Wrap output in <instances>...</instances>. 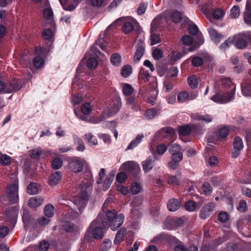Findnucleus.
Listing matches in <instances>:
<instances>
[{
	"label": "nucleus",
	"instance_id": "49530a36",
	"mask_svg": "<svg viewBox=\"0 0 251 251\" xmlns=\"http://www.w3.org/2000/svg\"><path fill=\"white\" fill-rule=\"evenodd\" d=\"M132 73V68L129 65H125L121 70V75L123 76L126 77Z\"/></svg>",
	"mask_w": 251,
	"mask_h": 251
},
{
	"label": "nucleus",
	"instance_id": "9d476101",
	"mask_svg": "<svg viewBox=\"0 0 251 251\" xmlns=\"http://www.w3.org/2000/svg\"><path fill=\"white\" fill-rule=\"evenodd\" d=\"M121 168L124 171L133 174H138L141 171L139 165L133 161L124 163Z\"/></svg>",
	"mask_w": 251,
	"mask_h": 251
},
{
	"label": "nucleus",
	"instance_id": "864d4df0",
	"mask_svg": "<svg viewBox=\"0 0 251 251\" xmlns=\"http://www.w3.org/2000/svg\"><path fill=\"white\" fill-rule=\"evenodd\" d=\"M203 59L199 56H194L192 57V64L194 67L201 66L203 64Z\"/></svg>",
	"mask_w": 251,
	"mask_h": 251
},
{
	"label": "nucleus",
	"instance_id": "39448f33",
	"mask_svg": "<svg viewBox=\"0 0 251 251\" xmlns=\"http://www.w3.org/2000/svg\"><path fill=\"white\" fill-rule=\"evenodd\" d=\"M6 192L9 201L13 203H16L19 200L18 181L9 184L6 188Z\"/></svg>",
	"mask_w": 251,
	"mask_h": 251
},
{
	"label": "nucleus",
	"instance_id": "4d7b16f0",
	"mask_svg": "<svg viewBox=\"0 0 251 251\" xmlns=\"http://www.w3.org/2000/svg\"><path fill=\"white\" fill-rule=\"evenodd\" d=\"M63 162L59 158H54L51 162L52 167L54 169H59L62 165Z\"/></svg>",
	"mask_w": 251,
	"mask_h": 251
},
{
	"label": "nucleus",
	"instance_id": "4be33fe9",
	"mask_svg": "<svg viewBox=\"0 0 251 251\" xmlns=\"http://www.w3.org/2000/svg\"><path fill=\"white\" fill-rule=\"evenodd\" d=\"M180 206V203L177 199L173 198L168 202L167 207L169 211L174 212L176 211Z\"/></svg>",
	"mask_w": 251,
	"mask_h": 251
},
{
	"label": "nucleus",
	"instance_id": "6e6d98bb",
	"mask_svg": "<svg viewBox=\"0 0 251 251\" xmlns=\"http://www.w3.org/2000/svg\"><path fill=\"white\" fill-rule=\"evenodd\" d=\"M98 64V61L95 57H91L87 60V66L90 69L95 68Z\"/></svg>",
	"mask_w": 251,
	"mask_h": 251
},
{
	"label": "nucleus",
	"instance_id": "79ce46f5",
	"mask_svg": "<svg viewBox=\"0 0 251 251\" xmlns=\"http://www.w3.org/2000/svg\"><path fill=\"white\" fill-rule=\"evenodd\" d=\"M191 131V128L188 125L182 126L179 127V135L186 136L190 134Z\"/></svg>",
	"mask_w": 251,
	"mask_h": 251
},
{
	"label": "nucleus",
	"instance_id": "7c9ffc66",
	"mask_svg": "<svg viewBox=\"0 0 251 251\" xmlns=\"http://www.w3.org/2000/svg\"><path fill=\"white\" fill-rule=\"evenodd\" d=\"M221 85L223 88L225 89L233 88L235 86L232 82L231 79L229 78H223L221 80Z\"/></svg>",
	"mask_w": 251,
	"mask_h": 251
},
{
	"label": "nucleus",
	"instance_id": "f8f14e48",
	"mask_svg": "<svg viewBox=\"0 0 251 251\" xmlns=\"http://www.w3.org/2000/svg\"><path fill=\"white\" fill-rule=\"evenodd\" d=\"M138 44L137 50L135 51L133 60L135 62H138L140 60L145 52V43L140 39L137 41Z\"/></svg>",
	"mask_w": 251,
	"mask_h": 251
},
{
	"label": "nucleus",
	"instance_id": "0eeeda50",
	"mask_svg": "<svg viewBox=\"0 0 251 251\" xmlns=\"http://www.w3.org/2000/svg\"><path fill=\"white\" fill-rule=\"evenodd\" d=\"M215 208V203L214 202L204 205L200 211V217L202 220L207 219L214 211Z\"/></svg>",
	"mask_w": 251,
	"mask_h": 251
},
{
	"label": "nucleus",
	"instance_id": "5fc2aeb1",
	"mask_svg": "<svg viewBox=\"0 0 251 251\" xmlns=\"http://www.w3.org/2000/svg\"><path fill=\"white\" fill-rule=\"evenodd\" d=\"M202 190L203 194L205 195H210L212 191V189L210 184L206 182L203 184Z\"/></svg>",
	"mask_w": 251,
	"mask_h": 251
},
{
	"label": "nucleus",
	"instance_id": "ddd939ff",
	"mask_svg": "<svg viewBox=\"0 0 251 251\" xmlns=\"http://www.w3.org/2000/svg\"><path fill=\"white\" fill-rule=\"evenodd\" d=\"M229 126H224L220 128L216 133V138L218 141H224L229 134Z\"/></svg>",
	"mask_w": 251,
	"mask_h": 251
},
{
	"label": "nucleus",
	"instance_id": "2f4dec72",
	"mask_svg": "<svg viewBox=\"0 0 251 251\" xmlns=\"http://www.w3.org/2000/svg\"><path fill=\"white\" fill-rule=\"evenodd\" d=\"M110 59L112 65L115 66H119L121 64V57L120 55L118 53L113 54L111 56Z\"/></svg>",
	"mask_w": 251,
	"mask_h": 251
},
{
	"label": "nucleus",
	"instance_id": "c9c22d12",
	"mask_svg": "<svg viewBox=\"0 0 251 251\" xmlns=\"http://www.w3.org/2000/svg\"><path fill=\"white\" fill-rule=\"evenodd\" d=\"M122 91L124 95L127 97L132 95L134 91L131 85L127 83L124 84L122 88Z\"/></svg>",
	"mask_w": 251,
	"mask_h": 251
},
{
	"label": "nucleus",
	"instance_id": "774afa93",
	"mask_svg": "<svg viewBox=\"0 0 251 251\" xmlns=\"http://www.w3.org/2000/svg\"><path fill=\"white\" fill-rule=\"evenodd\" d=\"M182 42L184 45L190 46L193 42V38L189 35H185L182 38Z\"/></svg>",
	"mask_w": 251,
	"mask_h": 251
},
{
	"label": "nucleus",
	"instance_id": "423d86ee",
	"mask_svg": "<svg viewBox=\"0 0 251 251\" xmlns=\"http://www.w3.org/2000/svg\"><path fill=\"white\" fill-rule=\"evenodd\" d=\"M85 161L80 157H73L69 160V169L75 173L82 171Z\"/></svg>",
	"mask_w": 251,
	"mask_h": 251
},
{
	"label": "nucleus",
	"instance_id": "37998d69",
	"mask_svg": "<svg viewBox=\"0 0 251 251\" xmlns=\"http://www.w3.org/2000/svg\"><path fill=\"white\" fill-rule=\"evenodd\" d=\"M92 110V106L89 102L84 103L82 105L81 111L84 115H89Z\"/></svg>",
	"mask_w": 251,
	"mask_h": 251
},
{
	"label": "nucleus",
	"instance_id": "bf43d9fd",
	"mask_svg": "<svg viewBox=\"0 0 251 251\" xmlns=\"http://www.w3.org/2000/svg\"><path fill=\"white\" fill-rule=\"evenodd\" d=\"M162 51L158 48H156L152 50V55L153 58L155 60H159L162 57Z\"/></svg>",
	"mask_w": 251,
	"mask_h": 251
},
{
	"label": "nucleus",
	"instance_id": "69168bd1",
	"mask_svg": "<svg viewBox=\"0 0 251 251\" xmlns=\"http://www.w3.org/2000/svg\"><path fill=\"white\" fill-rule=\"evenodd\" d=\"M50 247V244L48 242L43 240L39 245V250L40 251H46Z\"/></svg>",
	"mask_w": 251,
	"mask_h": 251
},
{
	"label": "nucleus",
	"instance_id": "c03bdc74",
	"mask_svg": "<svg viewBox=\"0 0 251 251\" xmlns=\"http://www.w3.org/2000/svg\"><path fill=\"white\" fill-rule=\"evenodd\" d=\"M121 107V103L120 101L117 100L114 101L110 108L111 114H116L120 110Z\"/></svg>",
	"mask_w": 251,
	"mask_h": 251
},
{
	"label": "nucleus",
	"instance_id": "1a4fd4ad",
	"mask_svg": "<svg viewBox=\"0 0 251 251\" xmlns=\"http://www.w3.org/2000/svg\"><path fill=\"white\" fill-rule=\"evenodd\" d=\"M158 24L157 19H155L151 24V44L153 45L158 44L161 42L159 34L155 33L158 28Z\"/></svg>",
	"mask_w": 251,
	"mask_h": 251
},
{
	"label": "nucleus",
	"instance_id": "c756f323",
	"mask_svg": "<svg viewBox=\"0 0 251 251\" xmlns=\"http://www.w3.org/2000/svg\"><path fill=\"white\" fill-rule=\"evenodd\" d=\"M177 100L180 103H183L190 100L189 93L186 91H181L177 95Z\"/></svg>",
	"mask_w": 251,
	"mask_h": 251
},
{
	"label": "nucleus",
	"instance_id": "13d9d810",
	"mask_svg": "<svg viewBox=\"0 0 251 251\" xmlns=\"http://www.w3.org/2000/svg\"><path fill=\"white\" fill-rule=\"evenodd\" d=\"M225 15V12L221 8H217L213 12V16L215 19H220Z\"/></svg>",
	"mask_w": 251,
	"mask_h": 251
},
{
	"label": "nucleus",
	"instance_id": "2eb2a0df",
	"mask_svg": "<svg viewBox=\"0 0 251 251\" xmlns=\"http://www.w3.org/2000/svg\"><path fill=\"white\" fill-rule=\"evenodd\" d=\"M181 179V174L177 172L175 176H169L167 178L168 184L172 185H178Z\"/></svg>",
	"mask_w": 251,
	"mask_h": 251
},
{
	"label": "nucleus",
	"instance_id": "052dcab7",
	"mask_svg": "<svg viewBox=\"0 0 251 251\" xmlns=\"http://www.w3.org/2000/svg\"><path fill=\"white\" fill-rule=\"evenodd\" d=\"M171 153V159L175 162L179 163L182 160L183 154L182 152H174Z\"/></svg>",
	"mask_w": 251,
	"mask_h": 251
},
{
	"label": "nucleus",
	"instance_id": "c85d7f7f",
	"mask_svg": "<svg viewBox=\"0 0 251 251\" xmlns=\"http://www.w3.org/2000/svg\"><path fill=\"white\" fill-rule=\"evenodd\" d=\"M126 103L131 106V108L134 111H137L138 108L136 106V97L135 96H127L126 98Z\"/></svg>",
	"mask_w": 251,
	"mask_h": 251
},
{
	"label": "nucleus",
	"instance_id": "4c0bfd02",
	"mask_svg": "<svg viewBox=\"0 0 251 251\" xmlns=\"http://www.w3.org/2000/svg\"><path fill=\"white\" fill-rule=\"evenodd\" d=\"M219 163V160L217 156H210L206 162L207 166L213 168L217 166Z\"/></svg>",
	"mask_w": 251,
	"mask_h": 251
},
{
	"label": "nucleus",
	"instance_id": "58836bf2",
	"mask_svg": "<svg viewBox=\"0 0 251 251\" xmlns=\"http://www.w3.org/2000/svg\"><path fill=\"white\" fill-rule=\"evenodd\" d=\"M111 246V241L109 239H105L100 246L99 251H107Z\"/></svg>",
	"mask_w": 251,
	"mask_h": 251
},
{
	"label": "nucleus",
	"instance_id": "5701e85b",
	"mask_svg": "<svg viewBox=\"0 0 251 251\" xmlns=\"http://www.w3.org/2000/svg\"><path fill=\"white\" fill-rule=\"evenodd\" d=\"M115 175V171H112L107 175L105 180L104 181L103 190L104 191L107 190L110 187L112 182L113 181Z\"/></svg>",
	"mask_w": 251,
	"mask_h": 251
},
{
	"label": "nucleus",
	"instance_id": "393cba45",
	"mask_svg": "<svg viewBox=\"0 0 251 251\" xmlns=\"http://www.w3.org/2000/svg\"><path fill=\"white\" fill-rule=\"evenodd\" d=\"M126 232V229L125 227H121L117 232L115 239L114 244L117 245L119 244L123 239Z\"/></svg>",
	"mask_w": 251,
	"mask_h": 251
},
{
	"label": "nucleus",
	"instance_id": "b1692460",
	"mask_svg": "<svg viewBox=\"0 0 251 251\" xmlns=\"http://www.w3.org/2000/svg\"><path fill=\"white\" fill-rule=\"evenodd\" d=\"M74 143L77 145L76 150L79 151H83L85 149V147L82 140L76 134L73 135Z\"/></svg>",
	"mask_w": 251,
	"mask_h": 251
},
{
	"label": "nucleus",
	"instance_id": "dca6fc26",
	"mask_svg": "<svg viewBox=\"0 0 251 251\" xmlns=\"http://www.w3.org/2000/svg\"><path fill=\"white\" fill-rule=\"evenodd\" d=\"M41 190V185L37 183H30L27 187V193L29 195H36Z\"/></svg>",
	"mask_w": 251,
	"mask_h": 251
},
{
	"label": "nucleus",
	"instance_id": "a878e982",
	"mask_svg": "<svg viewBox=\"0 0 251 251\" xmlns=\"http://www.w3.org/2000/svg\"><path fill=\"white\" fill-rule=\"evenodd\" d=\"M251 5L248 2L246 4V11L244 13V20L245 23L248 25H251Z\"/></svg>",
	"mask_w": 251,
	"mask_h": 251
},
{
	"label": "nucleus",
	"instance_id": "473e14b6",
	"mask_svg": "<svg viewBox=\"0 0 251 251\" xmlns=\"http://www.w3.org/2000/svg\"><path fill=\"white\" fill-rule=\"evenodd\" d=\"M54 206L52 204L49 203L46 205L44 208V213L46 216L49 218L52 217L54 214Z\"/></svg>",
	"mask_w": 251,
	"mask_h": 251
},
{
	"label": "nucleus",
	"instance_id": "a19ab883",
	"mask_svg": "<svg viewBox=\"0 0 251 251\" xmlns=\"http://www.w3.org/2000/svg\"><path fill=\"white\" fill-rule=\"evenodd\" d=\"M182 14L178 11L173 12L171 15V19L174 23H179L182 21Z\"/></svg>",
	"mask_w": 251,
	"mask_h": 251
},
{
	"label": "nucleus",
	"instance_id": "a18cd8bd",
	"mask_svg": "<svg viewBox=\"0 0 251 251\" xmlns=\"http://www.w3.org/2000/svg\"><path fill=\"white\" fill-rule=\"evenodd\" d=\"M185 207L187 211L193 212L196 210L197 204L194 201H189L185 203Z\"/></svg>",
	"mask_w": 251,
	"mask_h": 251
},
{
	"label": "nucleus",
	"instance_id": "680f3d73",
	"mask_svg": "<svg viewBox=\"0 0 251 251\" xmlns=\"http://www.w3.org/2000/svg\"><path fill=\"white\" fill-rule=\"evenodd\" d=\"M11 158L6 154H2L0 158V162L3 165H7L11 162Z\"/></svg>",
	"mask_w": 251,
	"mask_h": 251
},
{
	"label": "nucleus",
	"instance_id": "7ed1b4c3",
	"mask_svg": "<svg viewBox=\"0 0 251 251\" xmlns=\"http://www.w3.org/2000/svg\"><path fill=\"white\" fill-rule=\"evenodd\" d=\"M236 86L230 91L223 94L217 93L211 97V100L218 104H226L233 101L235 99Z\"/></svg>",
	"mask_w": 251,
	"mask_h": 251
},
{
	"label": "nucleus",
	"instance_id": "603ef678",
	"mask_svg": "<svg viewBox=\"0 0 251 251\" xmlns=\"http://www.w3.org/2000/svg\"><path fill=\"white\" fill-rule=\"evenodd\" d=\"M218 218L221 223H226L229 219V215L226 212L222 211L218 214Z\"/></svg>",
	"mask_w": 251,
	"mask_h": 251
},
{
	"label": "nucleus",
	"instance_id": "6ab92c4d",
	"mask_svg": "<svg viewBox=\"0 0 251 251\" xmlns=\"http://www.w3.org/2000/svg\"><path fill=\"white\" fill-rule=\"evenodd\" d=\"M242 93L245 97H251V81H246L241 84Z\"/></svg>",
	"mask_w": 251,
	"mask_h": 251
},
{
	"label": "nucleus",
	"instance_id": "0e129e2a",
	"mask_svg": "<svg viewBox=\"0 0 251 251\" xmlns=\"http://www.w3.org/2000/svg\"><path fill=\"white\" fill-rule=\"evenodd\" d=\"M43 16L45 19L51 21L53 17V12L51 9L47 8L43 11Z\"/></svg>",
	"mask_w": 251,
	"mask_h": 251
},
{
	"label": "nucleus",
	"instance_id": "bb28decb",
	"mask_svg": "<svg viewBox=\"0 0 251 251\" xmlns=\"http://www.w3.org/2000/svg\"><path fill=\"white\" fill-rule=\"evenodd\" d=\"M204 41V38L202 35L201 33L198 34L197 36V41H196L195 44L188 50L189 51H192L195 50V49L198 48L200 46L203 44Z\"/></svg>",
	"mask_w": 251,
	"mask_h": 251
},
{
	"label": "nucleus",
	"instance_id": "f3484780",
	"mask_svg": "<svg viewBox=\"0 0 251 251\" xmlns=\"http://www.w3.org/2000/svg\"><path fill=\"white\" fill-rule=\"evenodd\" d=\"M208 33L211 39L216 43H218L223 39V36L218 33V32L213 28L208 29Z\"/></svg>",
	"mask_w": 251,
	"mask_h": 251
},
{
	"label": "nucleus",
	"instance_id": "e2e57ef3",
	"mask_svg": "<svg viewBox=\"0 0 251 251\" xmlns=\"http://www.w3.org/2000/svg\"><path fill=\"white\" fill-rule=\"evenodd\" d=\"M127 178V176L124 172L119 173L116 176V181L120 183L125 182Z\"/></svg>",
	"mask_w": 251,
	"mask_h": 251
},
{
	"label": "nucleus",
	"instance_id": "f03ea898",
	"mask_svg": "<svg viewBox=\"0 0 251 251\" xmlns=\"http://www.w3.org/2000/svg\"><path fill=\"white\" fill-rule=\"evenodd\" d=\"M92 182L91 180H84L79 184V188L80 192L74 199V204L76 206V208L74 207V209L76 211L78 215H80L84 209L89 197L88 192L87 191L88 189H91Z\"/></svg>",
	"mask_w": 251,
	"mask_h": 251
},
{
	"label": "nucleus",
	"instance_id": "3c124183",
	"mask_svg": "<svg viewBox=\"0 0 251 251\" xmlns=\"http://www.w3.org/2000/svg\"><path fill=\"white\" fill-rule=\"evenodd\" d=\"M240 8L238 5L234 6L230 10V17L232 18L235 19L240 15Z\"/></svg>",
	"mask_w": 251,
	"mask_h": 251
},
{
	"label": "nucleus",
	"instance_id": "72a5a7b5",
	"mask_svg": "<svg viewBox=\"0 0 251 251\" xmlns=\"http://www.w3.org/2000/svg\"><path fill=\"white\" fill-rule=\"evenodd\" d=\"M29 155L33 159L39 158L43 153L41 148H38L29 151Z\"/></svg>",
	"mask_w": 251,
	"mask_h": 251
},
{
	"label": "nucleus",
	"instance_id": "09e8293b",
	"mask_svg": "<svg viewBox=\"0 0 251 251\" xmlns=\"http://www.w3.org/2000/svg\"><path fill=\"white\" fill-rule=\"evenodd\" d=\"M157 115V111L154 108L147 109L145 113V117L147 119H153Z\"/></svg>",
	"mask_w": 251,
	"mask_h": 251
},
{
	"label": "nucleus",
	"instance_id": "9b49d317",
	"mask_svg": "<svg viewBox=\"0 0 251 251\" xmlns=\"http://www.w3.org/2000/svg\"><path fill=\"white\" fill-rule=\"evenodd\" d=\"M244 147L242 139L239 137H236L233 142V149L231 153L232 158H237L240 154L241 150Z\"/></svg>",
	"mask_w": 251,
	"mask_h": 251
},
{
	"label": "nucleus",
	"instance_id": "ea45409f",
	"mask_svg": "<svg viewBox=\"0 0 251 251\" xmlns=\"http://www.w3.org/2000/svg\"><path fill=\"white\" fill-rule=\"evenodd\" d=\"M44 64V59L40 56H36L33 60V65L37 69L41 68Z\"/></svg>",
	"mask_w": 251,
	"mask_h": 251
},
{
	"label": "nucleus",
	"instance_id": "4468645a",
	"mask_svg": "<svg viewBox=\"0 0 251 251\" xmlns=\"http://www.w3.org/2000/svg\"><path fill=\"white\" fill-rule=\"evenodd\" d=\"M154 163L155 160L151 157H149L142 161L141 164L144 172L145 173L149 172L154 167Z\"/></svg>",
	"mask_w": 251,
	"mask_h": 251
},
{
	"label": "nucleus",
	"instance_id": "de8ad7c7",
	"mask_svg": "<svg viewBox=\"0 0 251 251\" xmlns=\"http://www.w3.org/2000/svg\"><path fill=\"white\" fill-rule=\"evenodd\" d=\"M104 37L105 35L100 34L99 39L96 41V45H98L102 50H104L106 47Z\"/></svg>",
	"mask_w": 251,
	"mask_h": 251
},
{
	"label": "nucleus",
	"instance_id": "f257e3e1",
	"mask_svg": "<svg viewBox=\"0 0 251 251\" xmlns=\"http://www.w3.org/2000/svg\"><path fill=\"white\" fill-rule=\"evenodd\" d=\"M108 201H105L102 206V211L99 213L97 218L89 226L84 236L85 239L88 238V236L91 234V232H93L94 238L100 239L104 236V228L108 226L112 230H116L123 224L125 219L124 214L117 215L113 209L106 210V206Z\"/></svg>",
	"mask_w": 251,
	"mask_h": 251
},
{
	"label": "nucleus",
	"instance_id": "a211bd4d",
	"mask_svg": "<svg viewBox=\"0 0 251 251\" xmlns=\"http://www.w3.org/2000/svg\"><path fill=\"white\" fill-rule=\"evenodd\" d=\"M61 174L59 171L52 173L49 177V183L50 186L56 185L61 180Z\"/></svg>",
	"mask_w": 251,
	"mask_h": 251
},
{
	"label": "nucleus",
	"instance_id": "338daca9",
	"mask_svg": "<svg viewBox=\"0 0 251 251\" xmlns=\"http://www.w3.org/2000/svg\"><path fill=\"white\" fill-rule=\"evenodd\" d=\"M53 35L52 31L49 28L45 29L43 33L42 36L46 40H50L52 37Z\"/></svg>",
	"mask_w": 251,
	"mask_h": 251
},
{
	"label": "nucleus",
	"instance_id": "8fccbe9b",
	"mask_svg": "<svg viewBox=\"0 0 251 251\" xmlns=\"http://www.w3.org/2000/svg\"><path fill=\"white\" fill-rule=\"evenodd\" d=\"M141 185L140 183L135 182H134L130 187V191L133 194H137L139 193L141 190Z\"/></svg>",
	"mask_w": 251,
	"mask_h": 251
},
{
	"label": "nucleus",
	"instance_id": "f704fd0d",
	"mask_svg": "<svg viewBox=\"0 0 251 251\" xmlns=\"http://www.w3.org/2000/svg\"><path fill=\"white\" fill-rule=\"evenodd\" d=\"M138 77L139 79L143 80L144 82H147L149 80L151 75L148 71L142 68L139 72Z\"/></svg>",
	"mask_w": 251,
	"mask_h": 251
},
{
	"label": "nucleus",
	"instance_id": "412c9836",
	"mask_svg": "<svg viewBox=\"0 0 251 251\" xmlns=\"http://www.w3.org/2000/svg\"><path fill=\"white\" fill-rule=\"evenodd\" d=\"M144 136L143 134H138L128 145L126 150H130L137 147L143 140Z\"/></svg>",
	"mask_w": 251,
	"mask_h": 251
},
{
	"label": "nucleus",
	"instance_id": "aec40b11",
	"mask_svg": "<svg viewBox=\"0 0 251 251\" xmlns=\"http://www.w3.org/2000/svg\"><path fill=\"white\" fill-rule=\"evenodd\" d=\"M44 199L42 197H32L28 201V205L32 208H36L43 203Z\"/></svg>",
	"mask_w": 251,
	"mask_h": 251
},
{
	"label": "nucleus",
	"instance_id": "cd10ccee",
	"mask_svg": "<svg viewBox=\"0 0 251 251\" xmlns=\"http://www.w3.org/2000/svg\"><path fill=\"white\" fill-rule=\"evenodd\" d=\"M187 82L189 86L192 89L196 88L198 85L199 81L198 77L196 75H192L187 78Z\"/></svg>",
	"mask_w": 251,
	"mask_h": 251
},
{
	"label": "nucleus",
	"instance_id": "6e6552de",
	"mask_svg": "<svg viewBox=\"0 0 251 251\" xmlns=\"http://www.w3.org/2000/svg\"><path fill=\"white\" fill-rule=\"evenodd\" d=\"M247 40L248 39L244 32L235 35L232 41L235 42L234 45L237 48L244 49L247 46Z\"/></svg>",
	"mask_w": 251,
	"mask_h": 251
},
{
	"label": "nucleus",
	"instance_id": "20e7f679",
	"mask_svg": "<svg viewBox=\"0 0 251 251\" xmlns=\"http://www.w3.org/2000/svg\"><path fill=\"white\" fill-rule=\"evenodd\" d=\"M120 23L123 24L122 31L126 34L132 32L135 25L137 24L136 20L131 17H123L116 20L113 24L118 25Z\"/></svg>",
	"mask_w": 251,
	"mask_h": 251
},
{
	"label": "nucleus",
	"instance_id": "e433bc0d",
	"mask_svg": "<svg viewBox=\"0 0 251 251\" xmlns=\"http://www.w3.org/2000/svg\"><path fill=\"white\" fill-rule=\"evenodd\" d=\"M84 139L91 145L98 144V140L91 133H86L84 135Z\"/></svg>",
	"mask_w": 251,
	"mask_h": 251
}]
</instances>
